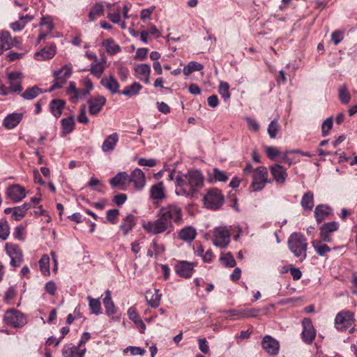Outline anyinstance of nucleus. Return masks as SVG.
<instances>
[{
	"instance_id": "54",
	"label": "nucleus",
	"mask_w": 357,
	"mask_h": 357,
	"mask_svg": "<svg viewBox=\"0 0 357 357\" xmlns=\"http://www.w3.org/2000/svg\"><path fill=\"white\" fill-rule=\"evenodd\" d=\"M220 260L227 267L232 268L236 266V261L230 252L220 257Z\"/></svg>"
},
{
	"instance_id": "5",
	"label": "nucleus",
	"mask_w": 357,
	"mask_h": 357,
	"mask_svg": "<svg viewBox=\"0 0 357 357\" xmlns=\"http://www.w3.org/2000/svg\"><path fill=\"white\" fill-rule=\"evenodd\" d=\"M224 200V196L216 188L208 190L204 197V205L210 209H218L222 205Z\"/></svg>"
},
{
	"instance_id": "42",
	"label": "nucleus",
	"mask_w": 357,
	"mask_h": 357,
	"mask_svg": "<svg viewBox=\"0 0 357 357\" xmlns=\"http://www.w3.org/2000/svg\"><path fill=\"white\" fill-rule=\"evenodd\" d=\"M260 311V308L239 309V317L234 319L257 317Z\"/></svg>"
},
{
	"instance_id": "33",
	"label": "nucleus",
	"mask_w": 357,
	"mask_h": 357,
	"mask_svg": "<svg viewBox=\"0 0 357 357\" xmlns=\"http://www.w3.org/2000/svg\"><path fill=\"white\" fill-rule=\"evenodd\" d=\"M197 235L196 230L192 227H186L182 229L178 233V238L186 242L192 241Z\"/></svg>"
},
{
	"instance_id": "11",
	"label": "nucleus",
	"mask_w": 357,
	"mask_h": 357,
	"mask_svg": "<svg viewBox=\"0 0 357 357\" xmlns=\"http://www.w3.org/2000/svg\"><path fill=\"white\" fill-rule=\"evenodd\" d=\"M339 228L337 222L332 221L323 224L320 228V237L324 242L330 243L332 241L331 234L336 231Z\"/></svg>"
},
{
	"instance_id": "32",
	"label": "nucleus",
	"mask_w": 357,
	"mask_h": 357,
	"mask_svg": "<svg viewBox=\"0 0 357 357\" xmlns=\"http://www.w3.org/2000/svg\"><path fill=\"white\" fill-rule=\"evenodd\" d=\"M0 41L1 43L0 45V54L14 47L13 38H11L8 31H4L1 32Z\"/></svg>"
},
{
	"instance_id": "4",
	"label": "nucleus",
	"mask_w": 357,
	"mask_h": 357,
	"mask_svg": "<svg viewBox=\"0 0 357 357\" xmlns=\"http://www.w3.org/2000/svg\"><path fill=\"white\" fill-rule=\"evenodd\" d=\"M271 183L268 172L266 167L260 166L253 171L251 186L254 191L261 190L266 183Z\"/></svg>"
},
{
	"instance_id": "6",
	"label": "nucleus",
	"mask_w": 357,
	"mask_h": 357,
	"mask_svg": "<svg viewBox=\"0 0 357 357\" xmlns=\"http://www.w3.org/2000/svg\"><path fill=\"white\" fill-rule=\"evenodd\" d=\"M231 234L226 227H218L214 229L213 243L216 247L225 248L230 243Z\"/></svg>"
},
{
	"instance_id": "41",
	"label": "nucleus",
	"mask_w": 357,
	"mask_h": 357,
	"mask_svg": "<svg viewBox=\"0 0 357 357\" xmlns=\"http://www.w3.org/2000/svg\"><path fill=\"white\" fill-rule=\"evenodd\" d=\"M128 315L129 317V319L133 321L135 323V324L140 328L141 333H144L146 328V326L143 321L139 317L135 309L133 307L129 308L128 310Z\"/></svg>"
},
{
	"instance_id": "46",
	"label": "nucleus",
	"mask_w": 357,
	"mask_h": 357,
	"mask_svg": "<svg viewBox=\"0 0 357 357\" xmlns=\"http://www.w3.org/2000/svg\"><path fill=\"white\" fill-rule=\"evenodd\" d=\"M104 12V7L102 3H96L93 8H91V11L89 14V17L91 21L95 20L98 17H100L103 14Z\"/></svg>"
},
{
	"instance_id": "28",
	"label": "nucleus",
	"mask_w": 357,
	"mask_h": 357,
	"mask_svg": "<svg viewBox=\"0 0 357 357\" xmlns=\"http://www.w3.org/2000/svg\"><path fill=\"white\" fill-rule=\"evenodd\" d=\"M135 217L132 214L127 215L119 226L124 236H126L135 226Z\"/></svg>"
},
{
	"instance_id": "44",
	"label": "nucleus",
	"mask_w": 357,
	"mask_h": 357,
	"mask_svg": "<svg viewBox=\"0 0 357 357\" xmlns=\"http://www.w3.org/2000/svg\"><path fill=\"white\" fill-rule=\"evenodd\" d=\"M142 89V86L140 84L137 82H134L129 86H127L124 89V90L121 92L124 96L132 97L138 94L139 91Z\"/></svg>"
},
{
	"instance_id": "2",
	"label": "nucleus",
	"mask_w": 357,
	"mask_h": 357,
	"mask_svg": "<svg viewBox=\"0 0 357 357\" xmlns=\"http://www.w3.org/2000/svg\"><path fill=\"white\" fill-rule=\"evenodd\" d=\"M288 246L294 256L301 257V261L306 258L307 243L303 235L293 233L288 239Z\"/></svg>"
},
{
	"instance_id": "48",
	"label": "nucleus",
	"mask_w": 357,
	"mask_h": 357,
	"mask_svg": "<svg viewBox=\"0 0 357 357\" xmlns=\"http://www.w3.org/2000/svg\"><path fill=\"white\" fill-rule=\"evenodd\" d=\"M338 97L342 104H347L351 100V95L345 84L341 86L338 89Z\"/></svg>"
},
{
	"instance_id": "1",
	"label": "nucleus",
	"mask_w": 357,
	"mask_h": 357,
	"mask_svg": "<svg viewBox=\"0 0 357 357\" xmlns=\"http://www.w3.org/2000/svg\"><path fill=\"white\" fill-rule=\"evenodd\" d=\"M204 181V177L199 170H190L185 174L178 172L175 176V192L178 195L192 197L202 188Z\"/></svg>"
},
{
	"instance_id": "13",
	"label": "nucleus",
	"mask_w": 357,
	"mask_h": 357,
	"mask_svg": "<svg viewBox=\"0 0 357 357\" xmlns=\"http://www.w3.org/2000/svg\"><path fill=\"white\" fill-rule=\"evenodd\" d=\"M303 330L302 332V339L303 340L310 344L312 342L316 336L315 330L312 325V321L309 318H304L303 321Z\"/></svg>"
},
{
	"instance_id": "52",
	"label": "nucleus",
	"mask_w": 357,
	"mask_h": 357,
	"mask_svg": "<svg viewBox=\"0 0 357 357\" xmlns=\"http://www.w3.org/2000/svg\"><path fill=\"white\" fill-rule=\"evenodd\" d=\"M104 70L105 66L101 63L96 62L91 64L90 72L98 78L102 76Z\"/></svg>"
},
{
	"instance_id": "27",
	"label": "nucleus",
	"mask_w": 357,
	"mask_h": 357,
	"mask_svg": "<svg viewBox=\"0 0 357 357\" xmlns=\"http://www.w3.org/2000/svg\"><path fill=\"white\" fill-rule=\"evenodd\" d=\"M332 213V209L327 205L319 204L314 210V218L317 222L320 223L326 219Z\"/></svg>"
},
{
	"instance_id": "50",
	"label": "nucleus",
	"mask_w": 357,
	"mask_h": 357,
	"mask_svg": "<svg viewBox=\"0 0 357 357\" xmlns=\"http://www.w3.org/2000/svg\"><path fill=\"white\" fill-rule=\"evenodd\" d=\"M321 243V241H313L312 246L319 255L324 256L326 252H329L331 249L327 245H322Z\"/></svg>"
},
{
	"instance_id": "45",
	"label": "nucleus",
	"mask_w": 357,
	"mask_h": 357,
	"mask_svg": "<svg viewBox=\"0 0 357 357\" xmlns=\"http://www.w3.org/2000/svg\"><path fill=\"white\" fill-rule=\"evenodd\" d=\"M204 66L202 63L196 61H190L183 68V72L185 75L188 76L195 71H199L202 70Z\"/></svg>"
},
{
	"instance_id": "34",
	"label": "nucleus",
	"mask_w": 357,
	"mask_h": 357,
	"mask_svg": "<svg viewBox=\"0 0 357 357\" xmlns=\"http://www.w3.org/2000/svg\"><path fill=\"white\" fill-rule=\"evenodd\" d=\"M150 195L153 199L162 200L165 198V190L163 183L160 182L153 185L150 189Z\"/></svg>"
},
{
	"instance_id": "61",
	"label": "nucleus",
	"mask_w": 357,
	"mask_h": 357,
	"mask_svg": "<svg viewBox=\"0 0 357 357\" xmlns=\"http://www.w3.org/2000/svg\"><path fill=\"white\" fill-rule=\"evenodd\" d=\"M119 215L118 209H110L107 212V220L112 224H115Z\"/></svg>"
},
{
	"instance_id": "24",
	"label": "nucleus",
	"mask_w": 357,
	"mask_h": 357,
	"mask_svg": "<svg viewBox=\"0 0 357 357\" xmlns=\"http://www.w3.org/2000/svg\"><path fill=\"white\" fill-rule=\"evenodd\" d=\"M100 84L112 94L119 92L120 85L117 79L113 75L102 78Z\"/></svg>"
},
{
	"instance_id": "29",
	"label": "nucleus",
	"mask_w": 357,
	"mask_h": 357,
	"mask_svg": "<svg viewBox=\"0 0 357 357\" xmlns=\"http://www.w3.org/2000/svg\"><path fill=\"white\" fill-rule=\"evenodd\" d=\"M56 54L55 45L45 47L40 52L35 54V59L38 61H43L52 59Z\"/></svg>"
},
{
	"instance_id": "3",
	"label": "nucleus",
	"mask_w": 357,
	"mask_h": 357,
	"mask_svg": "<svg viewBox=\"0 0 357 357\" xmlns=\"http://www.w3.org/2000/svg\"><path fill=\"white\" fill-rule=\"evenodd\" d=\"M165 222H166L170 227H172V222H178L182 219L181 209L176 205H168L162 207L158 213Z\"/></svg>"
},
{
	"instance_id": "23",
	"label": "nucleus",
	"mask_w": 357,
	"mask_h": 357,
	"mask_svg": "<svg viewBox=\"0 0 357 357\" xmlns=\"http://www.w3.org/2000/svg\"><path fill=\"white\" fill-rule=\"evenodd\" d=\"M72 74L71 65H66L60 70L54 72V80H56L62 86Z\"/></svg>"
},
{
	"instance_id": "38",
	"label": "nucleus",
	"mask_w": 357,
	"mask_h": 357,
	"mask_svg": "<svg viewBox=\"0 0 357 357\" xmlns=\"http://www.w3.org/2000/svg\"><path fill=\"white\" fill-rule=\"evenodd\" d=\"M44 91L42 89L35 85L32 87L26 89L22 94L21 96L25 100H32L36 98L38 95L43 93Z\"/></svg>"
},
{
	"instance_id": "62",
	"label": "nucleus",
	"mask_w": 357,
	"mask_h": 357,
	"mask_svg": "<svg viewBox=\"0 0 357 357\" xmlns=\"http://www.w3.org/2000/svg\"><path fill=\"white\" fill-rule=\"evenodd\" d=\"M117 73H118L119 77L123 81L126 80L128 78V76L129 75V70H128V68H126L122 65H119L117 67Z\"/></svg>"
},
{
	"instance_id": "39",
	"label": "nucleus",
	"mask_w": 357,
	"mask_h": 357,
	"mask_svg": "<svg viewBox=\"0 0 357 357\" xmlns=\"http://www.w3.org/2000/svg\"><path fill=\"white\" fill-rule=\"evenodd\" d=\"M106 296L103 299V304L105 308V312L107 315H113L116 313V309L114 302L112 300L111 292L109 290H107Z\"/></svg>"
},
{
	"instance_id": "63",
	"label": "nucleus",
	"mask_w": 357,
	"mask_h": 357,
	"mask_svg": "<svg viewBox=\"0 0 357 357\" xmlns=\"http://www.w3.org/2000/svg\"><path fill=\"white\" fill-rule=\"evenodd\" d=\"M85 105H83L77 116V121L83 124H87L89 121L85 110Z\"/></svg>"
},
{
	"instance_id": "53",
	"label": "nucleus",
	"mask_w": 357,
	"mask_h": 357,
	"mask_svg": "<svg viewBox=\"0 0 357 357\" xmlns=\"http://www.w3.org/2000/svg\"><path fill=\"white\" fill-rule=\"evenodd\" d=\"M229 85L226 82H220L218 88V92L224 98L225 100H227L230 98L231 94L229 93Z\"/></svg>"
},
{
	"instance_id": "8",
	"label": "nucleus",
	"mask_w": 357,
	"mask_h": 357,
	"mask_svg": "<svg viewBox=\"0 0 357 357\" xmlns=\"http://www.w3.org/2000/svg\"><path fill=\"white\" fill-rule=\"evenodd\" d=\"M5 249L10 258V265L13 267L20 266L23 261L22 251L20 248L17 245L8 243L6 244Z\"/></svg>"
},
{
	"instance_id": "40",
	"label": "nucleus",
	"mask_w": 357,
	"mask_h": 357,
	"mask_svg": "<svg viewBox=\"0 0 357 357\" xmlns=\"http://www.w3.org/2000/svg\"><path fill=\"white\" fill-rule=\"evenodd\" d=\"M301 204L304 210L311 211L314 207V195L312 192H305L301 199Z\"/></svg>"
},
{
	"instance_id": "49",
	"label": "nucleus",
	"mask_w": 357,
	"mask_h": 357,
	"mask_svg": "<svg viewBox=\"0 0 357 357\" xmlns=\"http://www.w3.org/2000/svg\"><path fill=\"white\" fill-rule=\"evenodd\" d=\"M40 270L45 275H49L50 271V257L47 255L42 256L39 261Z\"/></svg>"
},
{
	"instance_id": "35",
	"label": "nucleus",
	"mask_w": 357,
	"mask_h": 357,
	"mask_svg": "<svg viewBox=\"0 0 357 357\" xmlns=\"http://www.w3.org/2000/svg\"><path fill=\"white\" fill-rule=\"evenodd\" d=\"M65 102L59 99H54L50 103V109L52 114L56 117L59 118L62 114Z\"/></svg>"
},
{
	"instance_id": "15",
	"label": "nucleus",
	"mask_w": 357,
	"mask_h": 357,
	"mask_svg": "<svg viewBox=\"0 0 357 357\" xmlns=\"http://www.w3.org/2000/svg\"><path fill=\"white\" fill-rule=\"evenodd\" d=\"M106 98L100 95H97L88 100L89 112L91 115L98 114L105 105Z\"/></svg>"
},
{
	"instance_id": "60",
	"label": "nucleus",
	"mask_w": 357,
	"mask_h": 357,
	"mask_svg": "<svg viewBox=\"0 0 357 357\" xmlns=\"http://www.w3.org/2000/svg\"><path fill=\"white\" fill-rule=\"evenodd\" d=\"M128 351H130L131 355L136 356L139 355L142 356L145 354L146 351L141 347H128L123 350V353H127Z\"/></svg>"
},
{
	"instance_id": "30",
	"label": "nucleus",
	"mask_w": 357,
	"mask_h": 357,
	"mask_svg": "<svg viewBox=\"0 0 357 357\" xmlns=\"http://www.w3.org/2000/svg\"><path fill=\"white\" fill-rule=\"evenodd\" d=\"M130 176L126 172H119L114 177H113L109 183L112 188L123 187L127 183H129ZM121 189H123L121 188Z\"/></svg>"
},
{
	"instance_id": "25",
	"label": "nucleus",
	"mask_w": 357,
	"mask_h": 357,
	"mask_svg": "<svg viewBox=\"0 0 357 357\" xmlns=\"http://www.w3.org/2000/svg\"><path fill=\"white\" fill-rule=\"evenodd\" d=\"M263 349L270 354H276L279 349L278 342L269 335H266L261 342Z\"/></svg>"
},
{
	"instance_id": "55",
	"label": "nucleus",
	"mask_w": 357,
	"mask_h": 357,
	"mask_svg": "<svg viewBox=\"0 0 357 357\" xmlns=\"http://www.w3.org/2000/svg\"><path fill=\"white\" fill-rule=\"evenodd\" d=\"M10 234V227L6 221L0 222V238L6 240Z\"/></svg>"
},
{
	"instance_id": "58",
	"label": "nucleus",
	"mask_w": 357,
	"mask_h": 357,
	"mask_svg": "<svg viewBox=\"0 0 357 357\" xmlns=\"http://www.w3.org/2000/svg\"><path fill=\"white\" fill-rule=\"evenodd\" d=\"M333 126V120L332 118L326 119L322 123L321 130L323 136H326L328 135L330 130H331Z\"/></svg>"
},
{
	"instance_id": "10",
	"label": "nucleus",
	"mask_w": 357,
	"mask_h": 357,
	"mask_svg": "<svg viewBox=\"0 0 357 357\" xmlns=\"http://www.w3.org/2000/svg\"><path fill=\"white\" fill-rule=\"evenodd\" d=\"M354 321V314L349 310L340 312L335 317V324L337 330L344 331L351 326Z\"/></svg>"
},
{
	"instance_id": "64",
	"label": "nucleus",
	"mask_w": 357,
	"mask_h": 357,
	"mask_svg": "<svg viewBox=\"0 0 357 357\" xmlns=\"http://www.w3.org/2000/svg\"><path fill=\"white\" fill-rule=\"evenodd\" d=\"M331 40L335 45L339 44L343 40V32L341 31H335L332 33Z\"/></svg>"
},
{
	"instance_id": "59",
	"label": "nucleus",
	"mask_w": 357,
	"mask_h": 357,
	"mask_svg": "<svg viewBox=\"0 0 357 357\" xmlns=\"http://www.w3.org/2000/svg\"><path fill=\"white\" fill-rule=\"evenodd\" d=\"M79 347H66L62 350V354L64 357H75L77 355V350Z\"/></svg>"
},
{
	"instance_id": "7",
	"label": "nucleus",
	"mask_w": 357,
	"mask_h": 357,
	"mask_svg": "<svg viewBox=\"0 0 357 357\" xmlns=\"http://www.w3.org/2000/svg\"><path fill=\"white\" fill-rule=\"evenodd\" d=\"M142 227L146 232L156 235L165 232L170 227L160 216H158L155 220L144 221L142 222Z\"/></svg>"
},
{
	"instance_id": "20",
	"label": "nucleus",
	"mask_w": 357,
	"mask_h": 357,
	"mask_svg": "<svg viewBox=\"0 0 357 357\" xmlns=\"http://www.w3.org/2000/svg\"><path fill=\"white\" fill-rule=\"evenodd\" d=\"M119 137L117 132L108 135L102 142L101 149L102 152L112 153L116 148Z\"/></svg>"
},
{
	"instance_id": "9",
	"label": "nucleus",
	"mask_w": 357,
	"mask_h": 357,
	"mask_svg": "<svg viewBox=\"0 0 357 357\" xmlns=\"http://www.w3.org/2000/svg\"><path fill=\"white\" fill-rule=\"evenodd\" d=\"M3 320L7 325L13 327H21L26 324L24 315L15 310H7L4 314Z\"/></svg>"
},
{
	"instance_id": "51",
	"label": "nucleus",
	"mask_w": 357,
	"mask_h": 357,
	"mask_svg": "<svg viewBox=\"0 0 357 357\" xmlns=\"http://www.w3.org/2000/svg\"><path fill=\"white\" fill-rule=\"evenodd\" d=\"M61 125H62V128L63 130V132L65 133L71 132L74 129V125H75L73 116H70L68 118L63 119L61 120Z\"/></svg>"
},
{
	"instance_id": "26",
	"label": "nucleus",
	"mask_w": 357,
	"mask_h": 357,
	"mask_svg": "<svg viewBox=\"0 0 357 357\" xmlns=\"http://www.w3.org/2000/svg\"><path fill=\"white\" fill-rule=\"evenodd\" d=\"M40 26L43 29V30L40 32L38 42L40 43L42 40L45 38V37L50 33L54 29V25L52 23V20L50 17H43L41 18L40 22Z\"/></svg>"
},
{
	"instance_id": "18",
	"label": "nucleus",
	"mask_w": 357,
	"mask_h": 357,
	"mask_svg": "<svg viewBox=\"0 0 357 357\" xmlns=\"http://www.w3.org/2000/svg\"><path fill=\"white\" fill-rule=\"evenodd\" d=\"M7 195L15 202H19L26 197L25 189L20 185H13L8 188Z\"/></svg>"
},
{
	"instance_id": "12",
	"label": "nucleus",
	"mask_w": 357,
	"mask_h": 357,
	"mask_svg": "<svg viewBox=\"0 0 357 357\" xmlns=\"http://www.w3.org/2000/svg\"><path fill=\"white\" fill-rule=\"evenodd\" d=\"M195 266L196 264L194 263L180 261L175 265V271L180 277L188 278L192 276Z\"/></svg>"
},
{
	"instance_id": "14",
	"label": "nucleus",
	"mask_w": 357,
	"mask_h": 357,
	"mask_svg": "<svg viewBox=\"0 0 357 357\" xmlns=\"http://www.w3.org/2000/svg\"><path fill=\"white\" fill-rule=\"evenodd\" d=\"M23 77V75L20 72L13 71L8 73V84L11 92H20L22 91V81Z\"/></svg>"
},
{
	"instance_id": "21",
	"label": "nucleus",
	"mask_w": 357,
	"mask_h": 357,
	"mask_svg": "<svg viewBox=\"0 0 357 357\" xmlns=\"http://www.w3.org/2000/svg\"><path fill=\"white\" fill-rule=\"evenodd\" d=\"M129 182L133 183L136 189H142L145 185L144 173L140 169H134L130 176Z\"/></svg>"
},
{
	"instance_id": "22",
	"label": "nucleus",
	"mask_w": 357,
	"mask_h": 357,
	"mask_svg": "<svg viewBox=\"0 0 357 357\" xmlns=\"http://www.w3.org/2000/svg\"><path fill=\"white\" fill-rule=\"evenodd\" d=\"M135 76L145 84L149 83L151 68L146 63L139 64L135 68Z\"/></svg>"
},
{
	"instance_id": "36",
	"label": "nucleus",
	"mask_w": 357,
	"mask_h": 357,
	"mask_svg": "<svg viewBox=\"0 0 357 357\" xmlns=\"http://www.w3.org/2000/svg\"><path fill=\"white\" fill-rule=\"evenodd\" d=\"M102 47L109 54H115L121 51V47L112 38H107L102 41Z\"/></svg>"
},
{
	"instance_id": "19",
	"label": "nucleus",
	"mask_w": 357,
	"mask_h": 357,
	"mask_svg": "<svg viewBox=\"0 0 357 357\" xmlns=\"http://www.w3.org/2000/svg\"><path fill=\"white\" fill-rule=\"evenodd\" d=\"M67 94L70 97L71 101L75 102L78 99L86 96L89 93V89H77L74 82H70L67 89Z\"/></svg>"
},
{
	"instance_id": "17",
	"label": "nucleus",
	"mask_w": 357,
	"mask_h": 357,
	"mask_svg": "<svg viewBox=\"0 0 357 357\" xmlns=\"http://www.w3.org/2000/svg\"><path fill=\"white\" fill-rule=\"evenodd\" d=\"M23 116L24 114L21 112L9 114L3 119L2 125L7 130H13L20 124Z\"/></svg>"
},
{
	"instance_id": "57",
	"label": "nucleus",
	"mask_w": 357,
	"mask_h": 357,
	"mask_svg": "<svg viewBox=\"0 0 357 357\" xmlns=\"http://www.w3.org/2000/svg\"><path fill=\"white\" fill-rule=\"evenodd\" d=\"M213 172V178L215 181L226 182L229 178L225 172L218 168H214Z\"/></svg>"
},
{
	"instance_id": "37",
	"label": "nucleus",
	"mask_w": 357,
	"mask_h": 357,
	"mask_svg": "<svg viewBox=\"0 0 357 357\" xmlns=\"http://www.w3.org/2000/svg\"><path fill=\"white\" fill-rule=\"evenodd\" d=\"M31 207L30 202L24 203L21 206L13 208V213L12 217L15 220H20L24 218L26 212Z\"/></svg>"
},
{
	"instance_id": "16",
	"label": "nucleus",
	"mask_w": 357,
	"mask_h": 357,
	"mask_svg": "<svg viewBox=\"0 0 357 357\" xmlns=\"http://www.w3.org/2000/svg\"><path fill=\"white\" fill-rule=\"evenodd\" d=\"M270 172L273 179L278 184L283 185L287 178L286 169L278 164H274L270 167Z\"/></svg>"
},
{
	"instance_id": "31",
	"label": "nucleus",
	"mask_w": 357,
	"mask_h": 357,
	"mask_svg": "<svg viewBox=\"0 0 357 357\" xmlns=\"http://www.w3.org/2000/svg\"><path fill=\"white\" fill-rule=\"evenodd\" d=\"M158 289L148 290L146 294V300L148 304L152 307H157L160 303L161 294H160Z\"/></svg>"
},
{
	"instance_id": "43",
	"label": "nucleus",
	"mask_w": 357,
	"mask_h": 357,
	"mask_svg": "<svg viewBox=\"0 0 357 357\" xmlns=\"http://www.w3.org/2000/svg\"><path fill=\"white\" fill-rule=\"evenodd\" d=\"M32 20V17L29 15H22L20 17L19 21L14 22L10 24V27L14 31H20L24 29L26 24Z\"/></svg>"
},
{
	"instance_id": "47",
	"label": "nucleus",
	"mask_w": 357,
	"mask_h": 357,
	"mask_svg": "<svg viewBox=\"0 0 357 357\" xmlns=\"http://www.w3.org/2000/svg\"><path fill=\"white\" fill-rule=\"evenodd\" d=\"M89 305L92 313L98 315L101 314V304L99 299H95L90 296L87 297Z\"/></svg>"
},
{
	"instance_id": "56",
	"label": "nucleus",
	"mask_w": 357,
	"mask_h": 357,
	"mask_svg": "<svg viewBox=\"0 0 357 357\" xmlns=\"http://www.w3.org/2000/svg\"><path fill=\"white\" fill-rule=\"evenodd\" d=\"M279 130V125L276 119L273 120L268 127V133L269 137L272 139L276 137L278 131Z\"/></svg>"
}]
</instances>
